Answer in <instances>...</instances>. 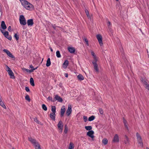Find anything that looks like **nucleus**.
Returning <instances> with one entry per match:
<instances>
[{
  "label": "nucleus",
  "mask_w": 149,
  "mask_h": 149,
  "mask_svg": "<svg viewBox=\"0 0 149 149\" xmlns=\"http://www.w3.org/2000/svg\"><path fill=\"white\" fill-rule=\"evenodd\" d=\"M116 1H118V0H116Z\"/></svg>",
  "instance_id": "58"
},
{
  "label": "nucleus",
  "mask_w": 149,
  "mask_h": 149,
  "mask_svg": "<svg viewBox=\"0 0 149 149\" xmlns=\"http://www.w3.org/2000/svg\"><path fill=\"white\" fill-rule=\"evenodd\" d=\"M107 24V26L109 27L111 25V24L110 22L109 21H108Z\"/></svg>",
  "instance_id": "50"
},
{
  "label": "nucleus",
  "mask_w": 149,
  "mask_h": 149,
  "mask_svg": "<svg viewBox=\"0 0 149 149\" xmlns=\"http://www.w3.org/2000/svg\"><path fill=\"white\" fill-rule=\"evenodd\" d=\"M91 55L92 56H93V57L95 60V61H97L96 57V56L95 55V53H94V52L93 51H91Z\"/></svg>",
  "instance_id": "35"
},
{
  "label": "nucleus",
  "mask_w": 149,
  "mask_h": 149,
  "mask_svg": "<svg viewBox=\"0 0 149 149\" xmlns=\"http://www.w3.org/2000/svg\"><path fill=\"white\" fill-rule=\"evenodd\" d=\"M52 26L53 27V28L55 30L56 29V27H58L59 28H60L61 27L60 26H56L55 25H52Z\"/></svg>",
  "instance_id": "49"
},
{
  "label": "nucleus",
  "mask_w": 149,
  "mask_h": 149,
  "mask_svg": "<svg viewBox=\"0 0 149 149\" xmlns=\"http://www.w3.org/2000/svg\"><path fill=\"white\" fill-rule=\"evenodd\" d=\"M28 140L33 144L35 149H41L40 145L36 139L30 137H28Z\"/></svg>",
  "instance_id": "2"
},
{
  "label": "nucleus",
  "mask_w": 149,
  "mask_h": 149,
  "mask_svg": "<svg viewBox=\"0 0 149 149\" xmlns=\"http://www.w3.org/2000/svg\"><path fill=\"white\" fill-rule=\"evenodd\" d=\"M1 26L2 28L4 30L6 29L7 28L6 26L4 21H2L1 22Z\"/></svg>",
  "instance_id": "25"
},
{
  "label": "nucleus",
  "mask_w": 149,
  "mask_h": 149,
  "mask_svg": "<svg viewBox=\"0 0 149 149\" xmlns=\"http://www.w3.org/2000/svg\"><path fill=\"white\" fill-rule=\"evenodd\" d=\"M30 68H32V69H33V68H34L33 67V66L32 65H30Z\"/></svg>",
  "instance_id": "54"
},
{
  "label": "nucleus",
  "mask_w": 149,
  "mask_h": 149,
  "mask_svg": "<svg viewBox=\"0 0 149 149\" xmlns=\"http://www.w3.org/2000/svg\"><path fill=\"white\" fill-rule=\"evenodd\" d=\"M55 98L56 100H57L60 102H62L63 101V100L60 96L58 95H56L55 97Z\"/></svg>",
  "instance_id": "21"
},
{
  "label": "nucleus",
  "mask_w": 149,
  "mask_h": 149,
  "mask_svg": "<svg viewBox=\"0 0 149 149\" xmlns=\"http://www.w3.org/2000/svg\"><path fill=\"white\" fill-rule=\"evenodd\" d=\"M34 120L38 124H40V122L38 120L37 117H35L34 118Z\"/></svg>",
  "instance_id": "39"
},
{
  "label": "nucleus",
  "mask_w": 149,
  "mask_h": 149,
  "mask_svg": "<svg viewBox=\"0 0 149 149\" xmlns=\"http://www.w3.org/2000/svg\"><path fill=\"white\" fill-rule=\"evenodd\" d=\"M129 140L127 136L125 135V140L124 141L125 144L127 145L129 144Z\"/></svg>",
  "instance_id": "17"
},
{
  "label": "nucleus",
  "mask_w": 149,
  "mask_h": 149,
  "mask_svg": "<svg viewBox=\"0 0 149 149\" xmlns=\"http://www.w3.org/2000/svg\"><path fill=\"white\" fill-rule=\"evenodd\" d=\"M83 40H84L85 42L86 45L87 46H88L89 43H88V40L86 38H84L83 39Z\"/></svg>",
  "instance_id": "42"
},
{
  "label": "nucleus",
  "mask_w": 149,
  "mask_h": 149,
  "mask_svg": "<svg viewBox=\"0 0 149 149\" xmlns=\"http://www.w3.org/2000/svg\"><path fill=\"white\" fill-rule=\"evenodd\" d=\"M83 119L84 121L85 122H86L87 121V117L85 116H83Z\"/></svg>",
  "instance_id": "48"
},
{
  "label": "nucleus",
  "mask_w": 149,
  "mask_h": 149,
  "mask_svg": "<svg viewBox=\"0 0 149 149\" xmlns=\"http://www.w3.org/2000/svg\"><path fill=\"white\" fill-rule=\"evenodd\" d=\"M3 51L4 52L6 53L7 55L10 57L12 58H13L14 57V56L8 50L6 49H4Z\"/></svg>",
  "instance_id": "14"
},
{
  "label": "nucleus",
  "mask_w": 149,
  "mask_h": 149,
  "mask_svg": "<svg viewBox=\"0 0 149 149\" xmlns=\"http://www.w3.org/2000/svg\"><path fill=\"white\" fill-rule=\"evenodd\" d=\"M123 123L124 125L125 126V127L126 128V129L128 130H129V129L128 127V123H127V121L124 118H123Z\"/></svg>",
  "instance_id": "18"
},
{
  "label": "nucleus",
  "mask_w": 149,
  "mask_h": 149,
  "mask_svg": "<svg viewBox=\"0 0 149 149\" xmlns=\"http://www.w3.org/2000/svg\"><path fill=\"white\" fill-rule=\"evenodd\" d=\"M57 127L58 129L60 130V132L62 133L63 129V124L61 120H60L59 121L58 124L57 125Z\"/></svg>",
  "instance_id": "8"
},
{
  "label": "nucleus",
  "mask_w": 149,
  "mask_h": 149,
  "mask_svg": "<svg viewBox=\"0 0 149 149\" xmlns=\"http://www.w3.org/2000/svg\"><path fill=\"white\" fill-rule=\"evenodd\" d=\"M13 149H15L14 148H13Z\"/></svg>",
  "instance_id": "59"
},
{
  "label": "nucleus",
  "mask_w": 149,
  "mask_h": 149,
  "mask_svg": "<svg viewBox=\"0 0 149 149\" xmlns=\"http://www.w3.org/2000/svg\"><path fill=\"white\" fill-rule=\"evenodd\" d=\"M25 90L27 92H28L29 91H30L28 87H25Z\"/></svg>",
  "instance_id": "51"
},
{
  "label": "nucleus",
  "mask_w": 149,
  "mask_h": 149,
  "mask_svg": "<svg viewBox=\"0 0 149 149\" xmlns=\"http://www.w3.org/2000/svg\"><path fill=\"white\" fill-rule=\"evenodd\" d=\"M77 77L78 79L80 81H81L84 79V77L81 74H79L77 76Z\"/></svg>",
  "instance_id": "27"
},
{
  "label": "nucleus",
  "mask_w": 149,
  "mask_h": 149,
  "mask_svg": "<svg viewBox=\"0 0 149 149\" xmlns=\"http://www.w3.org/2000/svg\"><path fill=\"white\" fill-rule=\"evenodd\" d=\"M14 37L17 40H18L19 39V36L17 33H15L14 35Z\"/></svg>",
  "instance_id": "40"
},
{
  "label": "nucleus",
  "mask_w": 149,
  "mask_h": 149,
  "mask_svg": "<svg viewBox=\"0 0 149 149\" xmlns=\"http://www.w3.org/2000/svg\"><path fill=\"white\" fill-rule=\"evenodd\" d=\"M85 12L86 14V15L88 17V18H91L90 16L89 15V12L87 10H85Z\"/></svg>",
  "instance_id": "44"
},
{
  "label": "nucleus",
  "mask_w": 149,
  "mask_h": 149,
  "mask_svg": "<svg viewBox=\"0 0 149 149\" xmlns=\"http://www.w3.org/2000/svg\"><path fill=\"white\" fill-rule=\"evenodd\" d=\"M50 49L51 51L52 52H53V51L51 47H50Z\"/></svg>",
  "instance_id": "56"
},
{
  "label": "nucleus",
  "mask_w": 149,
  "mask_h": 149,
  "mask_svg": "<svg viewBox=\"0 0 149 149\" xmlns=\"http://www.w3.org/2000/svg\"><path fill=\"white\" fill-rule=\"evenodd\" d=\"M97 61H94L92 62V63L93 65L94 68L96 71L97 72H99V69L98 65L96 63Z\"/></svg>",
  "instance_id": "13"
},
{
  "label": "nucleus",
  "mask_w": 149,
  "mask_h": 149,
  "mask_svg": "<svg viewBox=\"0 0 149 149\" xmlns=\"http://www.w3.org/2000/svg\"><path fill=\"white\" fill-rule=\"evenodd\" d=\"M56 56L58 58H60L61 57V55L59 51H57L56 53Z\"/></svg>",
  "instance_id": "36"
},
{
  "label": "nucleus",
  "mask_w": 149,
  "mask_h": 149,
  "mask_svg": "<svg viewBox=\"0 0 149 149\" xmlns=\"http://www.w3.org/2000/svg\"><path fill=\"white\" fill-rule=\"evenodd\" d=\"M141 81L143 83L144 85L145 86V87L148 90H149V84L147 83L145 79L142 78L141 79Z\"/></svg>",
  "instance_id": "11"
},
{
  "label": "nucleus",
  "mask_w": 149,
  "mask_h": 149,
  "mask_svg": "<svg viewBox=\"0 0 149 149\" xmlns=\"http://www.w3.org/2000/svg\"><path fill=\"white\" fill-rule=\"evenodd\" d=\"M28 140L33 144L35 149H41L40 145L36 139L30 137H28Z\"/></svg>",
  "instance_id": "3"
},
{
  "label": "nucleus",
  "mask_w": 149,
  "mask_h": 149,
  "mask_svg": "<svg viewBox=\"0 0 149 149\" xmlns=\"http://www.w3.org/2000/svg\"><path fill=\"white\" fill-rule=\"evenodd\" d=\"M42 108L45 111H46L47 110V108L45 104L42 105Z\"/></svg>",
  "instance_id": "38"
},
{
  "label": "nucleus",
  "mask_w": 149,
  "mask_h": 149,
  "mask_svg": "<svg viewBox=\"0 0 149 149\" xmlns=\"http://www.w3.org/2000/svg\"><path fill=\"white\" fill-rule=\"evenodd\" d=\"M74 147V144L72 142H70L68 149H73Z\"/></svg>",
  "instance_id": "30"
},
{
  "label": "nucleus",
  "mask_w": 149,
  "mask_h": 149,
  "mask_svg": "<svg viewBox=\"0 0 149 149\" xmlns=\"http://www.w3.org/2000/svg\"><path fill=\"white\" fill-rule=\"evenodd\" d=\"M1 31L6 37H7V36H8V31H6L4 32L1 30Z\"/></svg>",
  "instance_id": "29"
},
{
  "label": "nucleus",
  "mask_w": 149,
  "mask_h": 149,
  "mask_svg": "<svg viewBox=\"0 0 149 149\" xmlns=\"http://www.w3.org/2000/svg\"><path fill=\"white\" fill-rule=\"evenodd\" d=\"M72 107L70 105H68V109L66 110V114L68 116H69L71 113L72 112Z\"/></svg>",
  "instance_id": "10"
},
{
  "label": "nucleus",
  "mask_w": 149,
  "mask_h": 149,
  "mask_svg": "<svg viewBox=\"0 0 149 149\" xmlns=\"http://www.w3.org/2000/svg\"><path fill=\"white\" fill-rule=\"evenodd\" d=\"M0 105L4 108L6 109V107L5 105L4 104L3 102L2 101L1 99V97L0 96Z\"/></svg>",
  "instance_id": "26"
},
{
  "label": "nucleus",
  "mask_w": 149,
  "mask_h": 149,
  "mask_svg": "<svg viewBox=\"0 0 149 149\" xmlns=\"http://www.w3.org/2000/svg\"><path fill=\"white\" fill-rule=\"evenodd\" d=\"M33 24V20L32 19H28L27 21V24L29 26H32Z\"/></svg>",
  "instance_id": "15"
},
{
  "label": "nucleus",
  "mask_w": 149,
  "mask_h": 149,
  "mask_svg": "<svg viewBox=\"0 0 149 149\" xmlns=\"http://www.w3.org/2000/svg\"><path fill=\"white\" fill-rule=\"evenodd\" d=\"M68 63L69 62L67 60H65L63 64V67L65 68H66L68 65Z\"/></svg>",
  "instance_id": "20"
},
{
  "label": "nucleus",
  "mask_w": 149,
  "mask_h": 149,
  "mask_svg": "<svg viewBox=\"0 0 149 149\" xmlns=\"http://www.w3.org/2000/svg\"><path fill=\"white\" fill-rule=\"evenodd\" d=\"M55 113L52 112L50 114V117L52 119L54 120H55Z\"/></svg>",
  "instance_id": "23"
},
{
  "label": "nucleus",
  "mask_w": 149,
  "mask_h": 149,
  "mask_svg": "<svg viewBox=\"0 0 149 149\" xmlns=\"http://www.w3.org/2000/svg\"><path fill=\"white\" fill-rule=\"evenodd\" d=\"M65 106H63L62 107L61 111V116L63 117L65 113Z\"/></svg>",
  "instance_id": "16"
},
{
  "label": "nucleus",
  "mask_w": 149,
  "mask_h": 149,
  "mask_svg": "<svg viewBox=\"0 0 149 149\" xmlns=\"http://www.w3.org/2000/svg\"><path fill=\"white\" fill-rule=\"evenodd\" d=\"M9 75L10 76V78L11 79H14L15 77L14 75V74L12 70L9 72H8Z\"/></svg>",
  "instance_id": "19"
},
{
  "label": "nucleus",
  "mask_w": 149,
  "mask_h": 149,
  "mask_svg": "<svg viewBox=\"0 0 149 149\" xmlns=\"http://www.w3.org/2000/svg\"><path fill=\"white\" fill-rule=\"evenodd\" d=\"M94 134V132L92 130L88 131L86 134V135L89 137H90L93 140H94V136L93 134Z\"/></svg>",
  "instance_id": "9"
},
{
  "label": "nucleus",
  "mask_w": 149,
  "mask_h": 149,
  "mask_svg": "<svg viewBox=\"0 0 149 149\" xmlns=\"http://www.w3.org/2000/svg\"><path fill=\"white\" fill-rule=\"evenodd\" d=\"M28 140L33 144L35 149H41L40 145L36 139L30 137H28Z\"/></svg>",
  "instance_id": "4"
},
{
  "label": "nucleus",
  "mask_w": 149,
  "mask_h": 149,
  "mask_svg": "<svg viewBox=\"0 0 149 149\" xmlns=\"http://www.w3.org/2000/svg\"><path fill=\"white\" fill-rule=\"evenodd\" d=\"M95 117L94 116H92L89 118L88 120L89 121H93L95 119Z\"/></svg>",
  "instance_id": "34"
},
{
  "label": "nucleus",
  "mask_w": 149,
  "mask_h": 149,
  "mask_svg": "<svg viewBox=\"0 0 149 149\" xmlns=\"http://www.w3.org/2000/svg\"><path fill=\"white\" fill-rule=\"evenodd\" d=\"M51 63L50 61V59L49 58H48L47 60V63H46V66L47 67H49L50 66Z\"/></svg>",
  "instance_id": "28"
},
{
  "label": "nucleus",
  "mask_w": 149,
  "mask_h": 149,
  "mask_svg": "<svg viewBox=\"0 0 149 149\" xmlns=\"http://www.w3.org/2000/svg\"><path fill=\"white\" fill-rule=\"evenodd\" d=\"M19 21L21 25H25L26 24V19L23 15H21L19 17Z\"/></svg>",
  "instance_id": "6"
},
{
  "label": "nucleus",
  "mask_w": 149,
  "mask_h": 149,
  "mask_svg": "<svg viewBox=\"0 0 149 149\" xmlns=\"http://www.w3.org/2000/svg\"><path fill=\"white\" fill-rule=\"evenodd\" d=\"M99 112L101 114H102L103 113V110L101 108H100L99 109Z\"/></svg>",
  "instance_id": "47"
},
{
  "label": "nucleus",
  "mask_w": 149,
  "mask_h": 149,
  "mask_svg": "<svg viewBox=\"0 0 149 149\" xmlns=\"http://www.w3.org/2000/svg\"><path fill=\"white\" fill-rule=\"evenodd\" d=\"M136 136L139 146L141 148L143 147V143L142 142V139L141 135L138 132L136 134Z\"/></svg>",
  "instance_id": "5"
},
{
  "label": "nucleus",
  "mask_w": 149,
  "mask_h": 149,
  "mask_svg": "<svg viewBox=\"0 0 149 149\" xmlns=\"http://www.w3.org/2000/svg\"><path fill=\"white\" fill-rule=\"evenodd\" d=\"M6 70L7 72H9L11 70L9 67L7 65H6Z\"/></svg>",
  "instance_id": "45"
},
{
  "label": "nucleus",
  "mask_w": 149,
  "mask_h": 149,
  "mask_svg": "<svg viewBox=\"0 0 149 149\" xmlns=\"http://www.w3.org/2000/svg\"><path fill=\"white\" fill-rule=\"evenodd\" d=\"M65 76L66 77H68V74L67 73H65Z\"/></svg>",
  "instance_id": "55"
},
{
  "label": "nucleus",
  "mask_w": 149,
  "mask_h": 149,
  "mask_svg": "<svg viewBox=\"0 0 149 149\" xmlns=\"http://www.w3.org/2000/svg\"><path fill=\"white\" fill-rule=\"evenodd\" d=\"M30 83L31 86H34L35 85L34 83L33 79L31 78L30 79Z\"/></svg>",
  "instance_id": "32"
},
{
  "label": "nucleus",
  "mask_w": 149,
  "mask_h": 149,
  "mask_svg": "<svg viewBox=\"0 0 149 149\" xmlns=\"http://www.w3.org/2000/svg\"><path fill=\"white\" fill-rule=\"evenodd\" d=\"M146 149H149V148H148V147H146Z\"/></svg>",
  "instance_id": "57"
},
{
  "label": "nucleus",
  "mask_w": 149,
  "mask_h": 149,
  "mask_svg": "<svg viewBox=\"0 0 149 149\" xmlns=\"http://www.w3.org/2000/svg\"><path fill=\"white\" fill-rule=\"evenodd\" d=\"M38 68V67H36V68H33V69H31L30 70H29L28 69L26 68H24L23 70L26 71L27 72H33V71L36 69Z\"/></svg>",
  "instance_id": "24"
},
{
  "label": "nucleus",
  "mask_w": 149,
  "mask_h": 149,
  "mask_svg": "<svg viewBox=\"0 0 149 149\" xmlns=\"http://www.w3.org/2000/svg\"><path fill=\"white\" fill-rule=\"evenodd\" d=\"M85 127L86 130H88L89 131L91 130L92 128V127L91 126H86Z\"/></svg>",
  "instance_id": "33"
},
{
  "label": "nucleus",
  "mask_w": 149,
  "mask_h": 149,
  "mask_svg": "<svg viewBox=\"0 0 149 149\" xmlns=\"http://www.w3.org/2000/svg\"><path fill=\"white\" fill-rule=\"evenodd\" d=\"M68 127H67L66 125H65V130L64 131V132L66 134L67 133L68 130Z\"/></svg>",
  "instance_id": "43"
},
{
  "label": "nucleus",
  "mask_w": 149,
  "mask_h": 149,
  "mask_svg": "<svg viewBox=\"0 0 149 149\" xmlns=\"http://www.w3.org/2000/svg\"><path fill=\"white\" fill-rule=\"evenodd\" d=\"M119 136L118 134H115L114 136L113 142V143H118L119 142Z\"/></svg>",
  "instance_id": "12"
},
{
  "label": "nucleus",
  "mask_w": 149,
  "mask_h": 149,
  "mask_svg": "<svg viewBox=\"0 0 149 149\" xmlns=\"http://www.w3.org/2000/svg\"><path fill=\"white\" fill-rule=\"evenodd\" d=\"M108 140L106 138H104L102 141V142L104 145H106L108 143Z\"/></svg>",
  "instance_id": "31"
},
{
  "label": "nucleus",
  "mask_w": 149,
  "mask_h": 149,
  "mask_svg": "<svg viewBox=\"0 0 149 149\" xmlns=\"http://www.w3.org/2000/svg\"><path fill=\"white\" fill-rule=\"evenodd\" d=\"M25 99L26 100H27L29 102H30V99L29 97V95H26L25 97Z\"/></svg>",
  "instance_id": "41"
},
{
  "label": "nucleus",
  "mask_w": 149,
  "mask_h": 149,
  "mask_svg": "<svg viewBox=\"0 0 149 149\" xmlns=\"http://www.w3.org/2000/svg\"><path fill=\"white\" fill-rule=\"evenodd\" d=\"M6 38L10 40H11L12 39V37L11 36H9L8 35V36H7V37Z\"/></svg>",
  "instance_id": "52"
},
{
  "label": "nucleus",
  "mask_w": 149,
  "mask_h": 149,
  "mask_svg": "<svg viewBox=\"0 0 149 149\" xmlns=\"http://www.w3.org/2000/svg\"><path fill=\"white\" fill-rule=\"evenodd\" d=\"M51 110L52 112L56 113V107L55 106H52V107Z\"/></svg>",
  "instance_id": "37"
},
{
  "label": "nucleus",
  "mask_w": 149,
  "mask_h": 149,
  "mask_svg": "<svg viewBox=\"0 0 149 149\" xmlns=\"http://www.w3.org/2000/svg\"><path fill=\"white\" fill-rule=\"evenodd\" d=\"M22 5L26 9L31 10L33 8V5L26 0H20Z\"/></svg>",
  "instance_id": "1"
},
{
  "label": "nucleus",
  "mask_w": 149,
  "mask_h": 149,
  "mask_svg": "<svg viewBox=\"0 0 149 149\" xmlns=\"http://www.w3.org/2000/svg\"><path fill=\"white\" fill-rule=\"evenodd\" d=\"M8 30L10 31H11V26H10L8 27Z\"/></svg>",
  "instance_id": "53"
},
{
  "label": "nucleus",
  "mask_w": 149,
  "mask_h": 149,
  "mask_svg": "<svg viewBox=\"0 0 149 149\" xmlns=\"http://www.w3.org/2000/svg\"><path fill=\"white\" fill-rule=\"evenodd\" d=\"M68 50L71 53H74L75 51V49L74 48L72 47H69L68 48Z\"/></svg>",
  "instance_id": "22"
},
{
  "label": "nucleus",
  "mask_w": 149,
  "mask_h": 149,
  "mask_svg": "<svg viewBox=\"0 0 149 149\" xmlns=\"http://www.w3.org/2000/svg\"><path fill=\"white\" fill-rule=\"evenodd\" d=\"M97 38L100 46H102L103 43L102 41V37L100 34H98L96 36Z\"/></svg>",
  "instance_id": "7"
},
{
  "label": "nucleus",
  "mask_w": 149,
  "mask_h": 149,
  "mask_svg": "<svg viewBox=\"0 0 149 149\" xmlns=\"http://www.w3.org/2000/svg\"><path fill=\"white\" fill-rule=\"evenodd\" d=\"M47 99L49 100H50L52 102H54V100H52V97L49 96L48 97Z\"/></svg>",
  "instance_id": "46"
}]
</instances>
